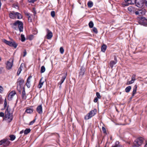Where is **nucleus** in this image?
<instances>
[{"instance_id": "393cba45", "label": "nucleus", "mask_w": 147, "mask_h": 147, "mask_svg": "<svg viewBox=\"0 0 147 147\" xmlns=\"http://www.w3.org/2000/svg\"><path fill=\"white\" fill-rule=\"evenodd\" d=\"M131 89V86H127L125 88V91L127 93H128L130 92Z\"/></svg>"}, {"instance_id": "052dcab7", "label": "nucleus", "mask_w": 147, "mask_h": 147, "mask_svg": "<svg viewBox=\"0 0 147 147\" xmlns=\"http://www.w3.org/2000/svg\"><path fill=\"white\" fill-rule=\"evenodd\" d=\"M119 144V141H116L115 142V145H118Z\"/></svg>"}, {"instance_id": "c03bdc74", "label": "nucleus", "mask_w": 147, "mask_h": 147, "mask_svg": "<svg viewBox=\"0 0 147 147\" xmlns=\"http://www.w3.org/2000/svg\"><path fill=\"white\" fill-rule=\"evenodd\" d=\"M7 102L6 100V99L5 98V101H4V109L5 108L7 107Z\"/></svg>"}, {"instance_id": "20e7f679", "label": "nucleus", "mask_w": 147, "mask_h": 147, "mask_svg": "<svg viewBox=\"0 0 147 147\" xmlns=\"http://www.w3.org/2000/svg\"><path fill=\"white\" fill-rule=\"evenodd\" d=\"M97 109H96L91 111L84 117V119L87 120L94 116L96 113Z\"/></svg>"}, {"instance_id": "aec40b11", "label": "nucleus", "mask_w": 147, "mask_h": 147, "mask_svg": "<svg viewBox=\"0 0 147 147\" xmlns=\"http://www.w3.org/2000/svg\"><path fill=\"white\" fill-rule=\"evenodd\" d=\"M138 87L137 85L136 84L134 86L133 88V91L132 92L133 96H134L136 93L137 89Z\"/></svg>"}, {"instance_id": "6e6552de", "label": "nucleus", "mask_w": 147, "mask_h": 147, "mask_svg": "<svg viewBox=\"0 0 147 147\" xmlns=\"http://www.w3.org/2000/svg\"><path fill=\"white\" fill-rule=\"evenodd\" d=\"M13 59L11 60V62L7 61L6 63V68L8 70L11 69L13 65Z\"/></svg>"}, {"instance_id": "6ab92c4d", "label": "nucleus", "mask_w": 147, "mask_h": 147, "mask_svg": "<svg viewBox=\"0 0 147 147\" xmlns=\"http://www.w3.org/2000/svg\"><path fill=\"white\" fill-rule=\"evenodd\" d=\"M107 48V45L105 44H103L101 46V51L102 52L104 53L105 51Z\"/></svg>"}, {"instance_id": "6e6d98bb", "label": "nucleus", "mask_w": 147, "mask_h": 147, "mask_svg": "<svg viewBox=\"0 0 147 147\" xmlns=\"http://www.w3.org/2000/svg\"><path fill=\"white\" fill-rule=\"evenodd\" d=\"M3 91V87L0 86V93H2Z\"/></svg>"}, {"instance_id": "4468645a", "label": "nucleus", "mask_w": 147, "mask_h": 147, "mask_svg": "<svg viewBox=\"0 0 147 147\" xmlns=\"http://www.w3.org/2000/svg\"><path fill=\"white\" fill-rule=\"evenodd\" d=\"M3 41L7 45H9L10 47L13 42L14 41L13 39H11V41H8L5 39H4Z\"/></svg>"}, {"instance_id": "0e129e2a", "label": "nucleus", "mask_w": 147, "mask_h": 147, "mask_svg": "<svg viewBox=\"0 0 147 147\" xmlns=\"http://www.w3.org/2000/svg\"><path fill=\"white\" fill-rule=\"evenodd\" d=\"M146 144L144 146V147H147V140L146 141Z\"/></svg>"}, {"instance_id": "f8f14e48", "label": "nucleus", "mask_w": 147, "mask_h": 147, "mask_svg": "<svg viewBox=\"0 0 147 147\" xmlns=\"http://www.w3.org/2000/svg\"><path fill=\"white\" fill-rule=\"evenodd\" d=\"M128 11H129L131 13L135 14V12L136 11L137 9H136L135 8L133 7H129L127 8Z\"/></svg>"}, {"instance_id": "37998d69", "label": "nucleus", "mask_w": 147, "mask_h": 147, "mask_svg": "<svg viewBox=\"0 0 147 147\" xmlns=\"http://www.w3.org/2000/svg\"><path fill=\"white\" fill-rule=\"evenodd\" d=\"M32 78V76H28L27 80V83L30 82V80Z\"/></svg>"}, {"instance_id": "72a5a7b5", "label": "nucleus", "mask_w": 147, "mask_h": 147, "mask_svg": "<svg viewBox=\"0 0 147 147\" xmlns=\"http://www.w3.org/2000/svg\"><path fill=\"white\" fill-rule=\"evenodd\" d=\"M21 41L22 42H24L26 38L24 35L21 34Z\"/></svg>"}, {"instance_id": "7c9ffc66", "label": "nucleus", "mask_w": 147, "mask_h": 147, "mask_svg": "<svg viewBox=\"0 0 147 147\" xmlns=\"http://www.w3.org/2000/svg\"><path fill=\"white\" fill-rule=\"evenodd\" d=\"M45 71V68L44 66H42L41 67L40 72L41 73H44Z\"/></svg>"}, {"instance_id": "8fccbe9b", "label": "nucleus", "mask_w": 147, "mask_h": 147, "mask_svg": "<svg viewBox=\"0 0 147 147\" xmlns=\"http://www.w3.org/2000/svg\"><path fill=\"white\" fill-rule=\"evenodd\" d=\"M36 0H28V1L29 3H33Z\"/></svg>"}, {"instance_id": "473e14b6", "label": "nucleus", "mask_w": 147, "mask_h": 147, "mask_svg": "<svg viewBox=\"0 0 147 147\" xmlns=\"http://www.w3.org/2000/svg\"><path fill=\"white\" fill-rule=\"evenodd\" d=\"M22 87L21 86H19L17 85V90L19 92V93L20 94H21V89Z\"/></svg>"}, {"instance_id": "c85d7f7f", "label": "nucleus", "mask_w": 147, "mask_h": 147, "mask_svg": "<svg viewBox=\"0 0 147 147\" xmlns=\"http://www.w3.org/2000/svg\"><path fill=\"white\" fill-rule=\"evenodd\" d=\"M94 24L92 21H90L88 23V26L90 28H93Z\"/></svg>"}, {"instance_id": "69168bd1", "label": "nucleus", "mask_w": 147, "mask_h": 147, "mask_svg": "<svg viewBox=\"0 0 147 147\" xmlns=\"http://www.w3.org/2000/svg\"><path fill=\"white\" fill-rule=\"evenodd\" d=\"M22 89H23L22 91H25V88L24 87H23L22 88Z\"/></svg>"}, {"instance_id": "a211bd4d", "label": "nucleus", "mask_w": 147, "mask_h": 147, "mask_svg": "<svg viewBox=\"0 0 147 147\" xmlns=\"http://www.w3.org/2000/svg\"><path fill=\"white\" fill-rule=\"evenodd\" d=\"M135 3L136 5L138 7H141L143 6V5L141 2L137 1V0H135Z\"/></svg>"}, {"instance_id": "ddd939ff", "label": "nucleus", "mask_w": 147, "mask_h": 147, "mask_svg": "<svg viewBox=\"0 0 147 147\" xmlns=\"http://www.w3.org/2000/svg\"><path fill=\"white\" fill-rule=\"evenodd\" d=\"M36 110L38 113L41 114L42 113V105H40L37 107Z\"/></svg>"}, {"instance_id": "4c0bfd02", "label": "nucleus", "mask_w": 147, "mask_h": 147, "mask_svg": "<svg viewBox=\"0 0 147 147\" xmlns=\"http://www.w3.org/2000/svg\"><path fill=\"white\" fill-rule=\"evenodd\" d=\"M36 119V117H35V119L33 120L30 121L29 123V125H33V124L35 122Z\"/></svg>"}, {"instance_id": "c9c22d12", "label": "nucleus", "mask_w": 147, "mask_h": 147, "mask_svg": "<svg viewBox=\"0 0 147 147\" xmlns=\"http://www.w3.org/2000/svg\"><path fill=\"white\" fill-rule=\"evenodd\" d=\"M22 70V69L20 67L19 68L17 73V76H19L20 75V74Z\"/></svg>"}, {"instance_id": "2eb2a0df", "label": "nucleus", "mask_w": 147, "mask_h": 147, "mask_svg": "<svg viewBox=\"0 0 147 147\" xmlns=\"http://www.w3.org/2000/svg\"><path fill=\"white\" fill-rule=\"evenodd\" d=\"M61 75H62L63 76H62L60 81L63 83L66 78V76H67V72H66L65 73H63L61 74Z\"/></svg>"}, {"instance_id": "5fc2aeb1", "label": "nucleus", "mask_w": 147, "mask_h": 147, "mask_svg": "<svg viewBox=\"0 0 147 147\" xmlns=\"http://www.w3.org/2000/svg\"><path fill=\"white\" fill-rule=\"evenodd\" d=\"M23 53L24 55H23V57H24L26 56L27 54V52L26 50H25L24 51Z\"/></svg>"}, {"instance_id": "f257e3e1", "label": "nucleus", "mask_w": 147, "mask_h": 147, "mask_svg": "<svg viewBox=\"0 0 147 147\" xmlns=\"http://www.w3.org/2000/svg\"><path fill=\"white\" fill-rule=\"evenodd\" d=\"M9 106L8 105L5 112V115L4 113L2 112H0V117H5L4 119L5 120L7 119L8 122L10 123L13 119V116L12 115V113L11 114L10 113V111L8 110V108Z\"/></svg>"}, {"instance_id": "5701e85b", "label": "nucleus", "mask_w": 147, "mask_h": 147, "mask_svg": "<svg viewBox=\"0 0 147 147\" xmlns=\"http://www.w3.org/2000/svg\"><path fill=\"white\" fill-rule=\"evenodd\" d=\"M16 93V92L15 91H11L9 94L8 98L10 96L11 97L10 98H12V97Z\"/></svg>"}, {"instance_id": "680f3d73", "label": "nucleus", "mask_w": 147, "mask_h": 147, "mask_svg": "<svg viewBox=\"0 0 147 147\" xmlns=\"http://www.w3.org/2000/svg\"><path fill=\"white\" fill-rule=\"evenodd\" d=\"M24 132V131L23 130H22L20 132V134H21L23 133Z\"/></svg>"}, {"instance_id": "de8ad7c7", "label": "nucleus", "mask_w": 147, "mask_h": 147, "mask_svg": "<svg viewBox=\"0 0 147 147\" xmlns=\"http://www.w3.org/2000/svg\"><path fill=\"white\" fill-rule=\"evenodd\" d=\"M33 35H30L28 37V39L30 40H32L33 39Z\"/></svg>"}, {"instance_id": "4be33fe9", "label": "nucleus", "mask_w": 147, "mask_h": 147, "mask_svg": "<svg viewBox=\"0 0 147 147\" xmlns=\"http://www.w3.org/2000/svg\"><path fill=\"white\" fill-rule=\"evenodd\" d=\"M16 16L18 19H20L22 18L23 17L21 14L18 12H16Z\"/></svg>"}, {"instance_id": "cd10ccee", "label": "nucleus", "mask_w": 147, "mask_h": 147, "mask_svg": "<svg viewBox=\"0 0 147 147\" xmlns=\"http://www.w3.org/2000/svg\"><path fill=\"white\" fill-rule=\"evenodd\" d=\"M31 129L30 128L26 129L24 131V134L25 135H27L29 133Z\"/></svg>"}, {"instance_id": "a18cd8bd", "label": "nucleus", "mask_w": 147, "mask_h": 147, "mask_svg": "<svg viewBox=\"0 0 147 147\" xmlns=\"http://www.w3.org/2000/svg\"><path fill=\"white\" fill-rule=\"evenodd\" d=\"M136 76V75L135 74H134L131 78V80H133L134 81H135L136 80L135 77Z\"/></svg>"}, {"instance_id": "39448f33", "label": "nucleus", "mask_w": 147, "mask_h": 147, "mask_svg": "<svg viewBox=\"0 0 147 147\" xmlns=\"http://www.w3.org/2000/svg\"><path fill=\"white\" fill-rule=\"evenodd\" d=\"M138 18L140 20L138 22L140 24L145 26H147V19L143 16L139 17Z\"/></svg>"}, {"instance_id": "e2e57ef3", "label": "nucleus", "mask_w": 147, "mask_h": 147, "mask_svg": "<svg viewBox=\"0 0 147 147\" xmlns=\"http://www.w3.org/2000/svg\"><path fill=\"white\" fill-rule=\"evenodd\" d=\"M63 83L62 82H61L60 81H59V82L58 83V84L60 85H61Z\"/></svg>"}, {"instance_id": "0eeeda50", "label": "nucleus", "mask_w": 147, "mask_h": 147, "mask_svg": "<svg viewBox=\"0 0 147 147\" xmlns=\"http://www.w3.org/2000/svg\"><path fill=\"white\" fill-rule=\"evenodd\" d=\"M117 57L116 56H114V60L111 61L109 63V65L111 69H113L114 65H115L117 63Z\"/></svg>"}, {"instance_id": "a19ab883", "label": "nucleus", "mask_w": 147, "mask_h": 147, "mask_svg": "<svg viewBox=\"0 0 147 147\" xmlns=\"http://www.w3.org/2000/svg\"><path fill=\"white\" fill-rule=\"evenodd\" d=\"M60 53L62 54L64 53V50L63 48L62 47H61L60 48Z\"/></svg>"}, {"instance_id": "4d7b16f0", "label": "nucleus", "mask_w": 147, "mask_h": 147, "mask_svg": "<svg viewBox=\"0 0 147 147\" xmlns=\"http://www.w3.org/2000/svg\"><path fill=\"white\" fill-rule=\"evenodd\" d=\"M25 15L26 16H28V17L30 16V13L28 12H26L25 13Z\"/></svg>"}, {"instance_id": "9d476101", "label": "nucleus", "mask_w": 147, "mask_h": 147, "mask_svg": "<svg viewBox=\"0 0 147 147\" xmlns=\"http://www.w3.org/2000/svg\"><path fill=\"white\" fill-rule=\"evenodd\" d=\"M24 83V80L20 77L19 78L16 82L17 85L21 86Z\"/></svg>"}, {"instance_id": "58836bf2", "label": "nucleus", "mask_w": 147, "mask_h": 147, "mask_svg": "<svg viewBox=\"0 0 147 147\" xmlns=\"http://www.w3.org/2000/svg\"><path fill=\"white\" fill-rule=\"evenodd\" d=\"M51 16L53 18L55 17V12L54 11H52L51 13Z\"/></svg>"}, {"instance_id": "b1692460", "label": "nucleus", "mask_w": 147, "mask_h": 147, "mask_svg": "<svg viewBox=\"0 0 147 147\" xmlns=\"http://www.w3.org/2000/svg\"><path fill=\"white\" fill-rule=\"evenodd\" d=\"M33 112V109L32 108H30L26 109V110L25 112L28 113H32Z\"/></svg>"}, {"instance_id": "e433bc0d", "label": "nucleus", "mask_w": 147, "mask_h": 147, "mask_svg": "<svg viewBox=\"0 0 147 147\" xmlns=\"http://www.w3.org/2000/svg\"><path fill=\"white\" fill-rule=\"evenodd\" d=\"M96 97L98 98L99 99H100L101 98V96L100 95V93L98 92H96Z\"/></svg>"}, {"instance_id": "338daca9", "label": "nucleus", "mask_w": 147, "mask_h": 147, "mask_svg": "<svg viewBox=\"0 0 147 147\" xmlns=\"http://www.w3.org/2000/svg\"><path fill=\"white\" fill-rule=\"evenodd\" d=\"M145 5L147 6V0H145Z\"/></svg>"}, {"instance_id": "ea45409f", "label": "nucleus", "mask_w": 147, "mask_h": 147, "mask_svg": "<svg viewBox=\"0 0 147 147\" xmlns=\"http://www.w3.org/2000/svg\"><path fill=\"white\" fill-rule=\"evenodd\" d=\"M134 82V81L133 80H131L127 82V85H129L133 83Z\"/></svg>"}, {"instance_id": "bf43d9fd", "label": "nucleus", "mask_w": 147, "mask_h": 147, "mask_svg": "<svg viewBox=\"0 0 147 147\" xmlns=\"http://www.w3.org/2000/svg\"><path fill=\"white\" fill-rule=\"evenodd\" d=\"M3 140H1V141H0V146L1 145H2V144H3V143L4 142H2V141H3Z\"/></svg>"}, {"instance_id": "864d4df0", "label": "nucleus", "mask_w": 147, "mask_h": 147, "mask_svg": "<svg viewBox=\"0 0 147 147\" xmlns=\"http://www.w3.org/2000/svg\"><path fill=\"white\" fill-rule=\"evenodd\" d=\"M112 147H123L121 145H115L114 146H113Z\"/></svg>"}, {"instance_id": "09e8293b", "label": "nucleus", "mask_w": 147, "mask_h": 147, "mask_svg": "<svg viewBox=\"0 0 147 147\" xmlns=\"http://www.w3.org/2000/svg\"><path fill=\"white\" fill-rule=\"evenodd\" d=\"M26 85L28 88H29L30 87V83H27V82L26 83Z\"/></svg>"}, {"instance_id": "423d86ee", "label": "nucleus", "mask_w": 147, "mask_h": 147, "mask_svg": "<svg viewBox=\"0 0 147 147\" xmlns=\"http://www.w3.org/2000/svg\"><path fill=\"white\" fill-rule=\"evenodd\" d=\"M146 9L144 8L138 9L135 12V15L140 16L144 15L146 12Z\"/></svg>"}, {"instance_id": "f704fd0d", "label": "nucleus", "mask_w": 147, "mask_h": 147, "mask_svg": "<svg viewBox=\"0 0 147 147\" xmlns=\"http://www.w3.org/2000/svg\"><path fill=\"white\" fill-rule=\"evenodd\" d=\"M93 28L92 29V31L96 34H97L98 33V31L97 30V29L95 27H93L92 28Z\"/></svg>"}, {"instance_id": "7ed1b4c3", "label": "nucleus", "mask_w": 147, "mask_h": 147, "mask_svg": "<svg viewBox=\"0 0 147 147\" xmlns=\"http://www.w3.org/2000/svg\"><path fill=\"white\" fill-rule=\"evenodd\" d=\"M143 141V138L142 137L137 138L134 142V145L133 146V147H139L142 144Z\"/></svg>"}, {"instance_id": "bb28decb", "label": "nucleus", "mask_w": 147, "mask_h": 147, "mask_svg": "<svg viewBox=\"0 0 147 147\" xmlns=\"http://www.w3.org/2000/svg\"><path fill=\"white\" fill-rule=\"evenodd\" d=\"M18 45V43H16L15 41L13 42L12 45L10 46V47H13L15 49H16Z\"/></svg>"}, {"instance_id": "c756f323", "label": "nucleus", "mask_w": 147, "mask_h": 147, "mask_svg": "<svg viewBox=\"0 0 147 147\" xmlns=\"http://www.w3.org/2000/svg\"><path fill=\"white\" fill-rule=\"evenodd\" d=\"M88 6V7L91 8L93 5V3L91 1H89L87 3Z\"/></svg>"}, {"instance_id": "1a4fd4ad", "label": "nucleus", "mask_w": 147, "mask_h": 147, "mask_svg": "<svg viewBox=\"0 0 147 147\" xmlns=\"http://www.w3.org/2000/svg\"><path fill=\"white\" fill-rule=\"evenodd\" d=\"M85 67L83 65L82 66L80 67L79 72V76H81L82 77L85 74Z\"/></svg>"}, {"instance_id": "3c124183", "label": "nucleus", "mask_w": 147, "mask_h": 147, "mask_svg": "<svg viewBox=\"0 0 147 147\" xmlns=\"http://www.w3.org/2000/svg\"><path fill=\"white\" fill-rule=\"evenodd\" d=\"M98 98L96 97H95L94 100V102H96L98 101Z\"/></svg>"}, {"instance_id": "9b49d317", "label": "nucleus", "mask_w": 147, "mask_h": 147, "mask_svg": "<svg viewBox=\"0 0 147 147\" xmlns=\"http://www.w3.org/2000/svg\"><path fill=\"white\" fill-rule=\"evenodd\" d=\"M46 31H47V38L48 39H49L51 38L53 36V34L51 31H50L48 28L46 29Z\"/></svg>"}, {"instance_id": "dca6fc26", "label": "nucleus", "mask_w": 147, "mask_h": 147, "mask_svg": "<svg viewBox=\"0 0 147 147\" xmlns=\"http://www.w3.org/2000/svg\"><path fill=\"white\" fill-rule=\"evenodd\" d=\"M3 140V141H2V142H4L3 144V146L4 147H6L8 146H9L10 144V142L9 141L6 140L5 139H3V140Z\"/></svg>"}, {"instance_id": "2f4dec72", "label": "nucleus", "mask_w": 147, "mask_h": 147, "mask_svg": "<svg viewBox=\"0 0 147 147\" xmlns=\"http://www.w3.org/2000/svg\"><path fill=\"white\" fill-rule=\"evenodd\" d=\"M9 137L10 138V140L12 141L14 140L16 138V136L14 135H10Z\"/></svg>"}, {"instance_id": "f3484780", "label": "nucleus", "mask_w": 147, "mask_h": 147, "mask_svg": "<svg viewBox=\"0 0 147 147\" xmlns=\"http://www.w3.org/2000/svg\"><path fill=\"white\" fill-rule=\"evenodd\" d=\"M9 16L11 19H14L16 16V12L14 11H12V12H10L9 14Z\"/></svg>"}, {"instance_id": "79ce46f5", "label": "nucleus", "mask_w": 147, "mask_h": 147, "mask_svg": "<svg viewBox=\"0 0 147 147\" xmlns=\"http://www.w3.org/2000/svg\"><path fill=\"white\" fill-rule=\"evenodd\" d=\"M28 22H31L32 20V17L30 16L28 17Z\"/></svg>"}, {"instance_id": "603ef678", "label": "nucleus", "mask_w": 147, "mask_h": 147, "mask_svg": "<svg viewBox=\"0 0 147 147\" xmlns=\"http://www.w3.org/2000/svg\"><path fill=\"white\" fill-rule=\"evenodd\" d=\"M3 71V68L2 67H0V74H2Z\"/></svg>"}, {"instance_id": "774afa93", "label": "nucleus", "mask_w": 147, "mask_h": 147, "mask_svg": "<svg viewBox=\"0 0 147 147\" xmlns=\"http://www.w3.org/2000/svg\"><path fill=\"white\" fill-rule=\"evenodd\" d=\"M134 96H133V93H132V96L130 98V99L131 100Z\"/></svg>"}, {"instance_id": "13d9d810", "label": "nucleus", "mask_w": 147, "mask_h": 147, "mask_svg": "<svg viewBox=\"0 0 147 147\" xmlns=\"http://www.w3.org/2000/svg\"><path fill=\"white\" fill-rule=\"evenodd\" d=\"M33 10H34V12L33 13H34V15H35L36 14V10H35V9L34 8H33Z\"/></svg>"}, {"instance_id": "a878e982", "label": "nucleus", "mask_w": 147, "mask_h": 147, "mask_svg": "<svg viewBox=\"0 0 147 147\" xmlns=\"http://www.w3.org/2000/svg\"><path fill=\"white\" fill-rule=\"evenodd\" d=\"M22 99L25 100L26 99V93L25 91H22Z\"/></svg>"}, {"instance_id": "f03ea898", "label": "nucleus", "mask_w": 147, "mask_h": 147, "mask_svg": "<svg viewBox=\"0 0 147 147\" xmlns=\"http://www.w3.org/2000/svg\"><path fill=\"white\" fill-rule=\"evenodd\" d=\"M12 25V28L15 30H18L19 29L20 32H23V22L19 20L16 21Z\"/></svg>"}, {"instance_id": "49530a36", "label": "nucleus", "mask_w": 147, "mask_h": 147, "mask_svg": "<svg viewBox=\"0 0 147 147\" xmlns=\"http://www.w3.org/2000/svg\"><path fill=\"white\" fill-rule=\"evenodd\" d=\"M102 129L103 133L105 134H107L106 129L105 127H102Z\"/></svg>"}, {"instance_id": "412c9836", "label": "nucleus", "mask_w": 147, "mask_h": 147, "mask_svg": "<svg viewBox=\"0 0 147 147\" xmlns=\"http://www.w3.org/2000/svg\"><path fill=\"white\" fill-rule=\"evenodd\" d=\"M42 78H43V77H42L41 78V79H40V81L39 82V84L38 86V88H41L42 87V86L43 84L44 81H42Z\"/></svg>"}]
</instances>
